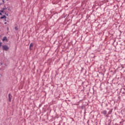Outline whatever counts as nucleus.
<instances>
[{
  "label": "nucleus",
  "mask_w": 125,
  "mask_h": 125,
  "mask_svg": "<svg viewBox=\"0 0 125 125\" xmlns=\"http://www.w3.org/2000/svg\"><path fill=\"white\" fill-rule=\"evenodd\" d=\"M2 49H3V50L7 51V50H8V49H9V47H8V46H7V45H4L2 46Z\"/></svg>",
  "instance_id": "obj_1"
},
{
  "label": "nucleus",
  "mask_w": 125,
  "mask_h": 125,
  "mask_svg": "<svg viewBox=\"0 0 125 125\" xmlns=\"http://www.w3.org/2000/svg\"><path fill=\"white\" fill-rule=\"evenodd\" d=\"M8 98H9V102H11V99L12 98V95H11L10 94H9Z\"/></svg>",
  "instance_id": "obj_2"
},
{
  "label": "nucleus",
  "mask_w": 125,
  "mask_h": 125,
  "mask_svg": "<svg viewBox=\"0 0 125 125\" xmlns=\"http://www.w3.org/2000/svg\"><path fill=\"white\" fill-rule=\"evenodd\" d=\"M33 46H34V43H31V44H30V46H29V49H30L31 50V47H33Z\"/></svg>",
  "instance_id": "obj_3"
},
{
  "label": "nucleus",
  "mask_w": 125,
  "mask_h": 125,
  "mask_svg": "<svg viewBox=\"0 0 125 125\" xmlns=\"http://www.w3.org/2000/svg\"><path fill=\"white\" fill-rule=\"evenodd\" d=\"M102 114H104V115H106L107 114V111L106 110H104L102 112Z\"/></svg>",
  "instance_id": "obj_4"
},
{
  "label": "nucleus",
  "mask_w": 125,
  "mask_h": 125,
  "mask_svg": "<svg viewBox=\"0 0 125 125\" xmlns=\"http://www.w3.org/2000/svg\"><path fill=\"white\" fill-rule=\"evenodd\" d=\"M4 41H7V38H6V37H4L3 39H2V41L4 42Z\"/></svg>",
  "instance_id": "obj_5"
},
{
  "label": "nucleus",
  "mask_w": 125,
  "mask_h": 125,
  "mask_svg": "<svg viewBox=\"0 0 125 125\" xmlns=\"http://www.w3.org/2000/svg\"><path fill=\"white\" fill-rule=\"evenodd\" d=\"M6 18V16H5V15H4L3 16L0 18V19H5Z\"/></svg>",
  "instance_id": "obj_6"
},
{
  "label": "nucleus",
  "mask_w": 125,
  "mask_h": 125,
  "mask_svg": "<svg viewBox=\"0 0 125 125\" xmlns=\"http://www.w3.org/2000/svg\"><path fill=\"white\" fill-rule=\"evenodd\" d=\"M15 29L16 30V31H17V30H18V27H17V26H15Z\"/></svg>",
  "instance_id": "obj_7"
},
{
  "label": "nucleus",
  "mask_w": 125,
  "mask_h": 125,
  "mask_svg": "<svg viewBox=\"0 0 125 125\" xmlns=\"http://www.w3.org/2000/svg\"><path fill=\"white\" fill-rule=\"evenodd\" d=\"M5 9H7V8L5 7V6H4V8H3V10H5Z\"/></svg>",
  "instance_id": "obj_8"
},
{
  "label": "nucleus",
  "mask_w": 125,
  "mask_h": 125,
  "mask_svg": "<svg viewBox=\"0 0 125 125\" xmlns=\"http://www.w3.org/2000/svg\"><path fill=\"white\" fill-rule=\"evenodd\" d=\"M4 10H1L0 12H2V13H3Z\"/></svg>",
  "instance_id": "obj_9"
},
{
  "label": "nucleus",
  "mask_w": 125,
  "mask_h": 125,
  "mask_svg": "<svg viewBox=\"0 0 125 125\" xmlns=\"http://www.w3.org/2000/svg\"><path fill=\"white\" fill-rule=\"evenodd\" d=\"M2 3H4V0H2Z\"/></svg>",
  "instance_id": "obj_10"
},
{
  "label": "nucleus",
  "mask_w": 125,
  "mask_h": 125,
  "mask_svg": "<svg viewBox=\"0 0 125 125\" xmlns=\"http://www.w3.org/2000/svg\"><path fill=\"white\" fill-rule=\"evenodd\" d=\"M0 46H1V43H0Z\"/></svg>",
  "instance_id": "obj_11"
},
{
  "label": "nucleus",
  "mask_w": 125,
  "mask_h": 125,
  "mask_svg": "<svg viewBox=\"0 0 125 125\" xmlns=\"http://www.w3.org/2000/svg\"><path fill=\"white\" fill-rule=\"evenodd\" d=\"M8 10H10V8H8Z\"/></svg>",
  "instance_id": "obj_12"
},
{
  "label": "nucleus",
  "mask_w": 125,
  "mask_h": 125,
  "mask_svg": "<svg viewBox=\"0 0 125 125\" xmlns=\"http://www.w3.org/2000/svg\"><path fill=\"white\" fill-rule=\"evenodd\" d=\"M0 15H2V14H1V13H0Z\"/></svg>",
  "instance_id": "obj_13"
},
{
  "label": "nucleus",
  "mask_w": 125,
  "mask_h": 125,
  "mask_svg": "<svg viewBox=\"0 0 125 125\" xmlns=\"http://www.w3.org/2000/svg\"><path fill=\"white\" fill-rule=\"evenodd\" d=\"M7 16H8V14H6Z\"/></svg>",
  "instance_id": "obj_14"
},
{
  "label": "nucleus",
  "mask_w": 125,
  "mask_h": 125,
  "mask_svg": "<svg viewBox=\"0 0 125 125\" xmlns=\"http://www.w3.org/2000/svg\"><path fill=\"white\" fill-rule=\"evenodd\" d=\"M5 24H6V22H5Z\"/></svg>",
  "instance_id": "obj_15"
}]
</instances>
